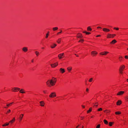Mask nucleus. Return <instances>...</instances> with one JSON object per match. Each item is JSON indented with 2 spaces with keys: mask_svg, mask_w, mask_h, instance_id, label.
Masks as SVG:
<instances>
[{
  "mask_svg": "<svg viewBox=\"0 0 128 128\" xmlns=\"http://www.w3.org/2000/svg\"><path fill=\"white\" fill-rule=\"evenodd\" d=\"M81 42H83L84 41V40H83L82 39L81 40Z\"/></svg>",
  "mask_w": 128,
  "mask_h": 128,
  "instance_id": "nucleus-49",
  "label": "nucleus"
},
{
  "mask_svg": "<svg viewBox=\"0 0 128 128\" xmlns=\"http://www.w3.org/2000/svg\"><path fill=\"white\" fill-rule=\"evenodd\" d=\"M125 58L126 59H128V56H125Z\"/></svg>",
  "mask_w": 128,
  "mask_h": 128,
  "instance_id": "nucleus-42",
  "label": "nucleus"
},
{
  "mask_svg": "<svg viewBox=\"0 0 128 128\" xmlns=\"http://www.w3.org/2000/svg\"><path fill=\"white\" fill-rule=\"evenodd\" d=\"M125 99L126 101H128V96H126L125 97Z\"/></svg>",
  "mask_w": 128,
  "mask_h": 128,
  "instance_id": "nucleus-34",
  "label": "nucleus"
},
{
  "mask_svg": "<svg viewBox=\"0 0 128 128\" xmlns=\"http://www.w3.org/2000/svg\"><path fill=\"white\" fill-rule=\"evenodd\" d=\"M79 125H78V126H76V128H78V126H79Z\"/></svg>",
  "mask_w": 128,
  "mask_h": 128,
  "instance_id": "nucleus-56",
  "label": "nucleus"
},
{
  "mask_svg": "<svg viewBox=\"0 0 128 128\" xmlns=\"http://www.w3.org/2000/svg\"><path fill=\"white\" fill-rule=\"evenodd\" d=\"M127 80V82H128V79Z\"/></svg>",
  "mask_w": 128,
  "mask_h": 128,
  "instance_id": "nucleus-59",
  "label": "nucleus"
},
{
  "mask_svg": "<svg viewBox=\"0 0 128 128\" xmlns=\"http://www.w3.org/2000/svg\"><path fill=\"white\" fill-rule=\"evenodd\" d=\"M124 92L122 91H120L118 92L117 94L118 95H122Z\"/></svg>",
  "mask_w": 128,
  "mask_h": 128,
  "instance_id": "nucleus-10",
  "label": "nucleus"
},
{
  "mask_svg": "<svg viewBox=\"0 0 128 128\" xmlns=\"http://www.w3.org/2000/svg\"><path fill=\"white\" fill-rule=\"evenodd\" d=\"M64 53L60 54H59L58 55V57L59 59H61L64 57Z\"/></svg>",
  "mask_w": 128,
  "mask_h": 128,
  "instance_id": "nucleus-6",
  "label": "nucleus"
},
{
  "mask_svg": "<svg viewBox=\"0 0 128 128\" xmlns=\"http://www.w3.org/2000/svg\"><path fill=\"white\" fill-rule=\"evenodd\" d=\"M87 30L88 31H91L92 29L90 28V26H88L87 28Z\"/></svg>",
  "mask_w": 128,
  "mask_h": 128,
  "instance_id": "nucleus-23",
  "label": "nucleus"
},
{
  "mask_svg": "<svg viewBox=\"0 0 128 128\" xmlns=\"http://www.w3.org/2000/svg\"><path fill=\"white\" fill-rule=\"evenodd\" d=\"M83 32V33H86V34H90V32H87L86 31L84 32Z\"/></svg>",
  "mask_w": 128,
  "mask_h": 128,
  "instance_id": "nucleus-33",
  "label": "nucleus"
},
{
  "mask_svg": "<svg viewBox=\"0 0 128 128\" xmlns=\"http://www.w3.org/2000/svg\"><path fill=\"white\" fill-rule=\"evenodd\" d=\"M116 36V35L115 34H108L107 36V38H113Z\"/></svg>",
  "mask_w": 128,
  "mask_h": 128,
  "instance_id": "nucleus-4",
  "label": "nucleus"
},
{
  "mask_svg": "<svg viewBox=\"0 0 128 128\" xmlns=\"http://www.w3.org/2000/svg\"><path fill=\"white\" fill-rule=\"evenodd\" d=\"M56 82V81L53 80H48L46 82L47 85L48 86L50 87L51 86H53L54 85Z\"/></svg>",
  "mask_w": 128,
  "mask_h": 128,
  "instance_id": "nucleus-1",
  "label": "nucleus"
},
{
  "mask_svg": "<svg viewBox=\"0 0 128 128\" xmlns=\"http://www.w3.org/2000/svg\"><path fill=\"white\" fill-rule=\"evenodd\" d=\"M15 118H14L12 120H10V123H12L13 122H14L15 121Z\"/></svg>",
  "mask_w": 128,
  "mask_h": 128,
  "instance_id": "nucleus-20",
  "label": "nucleus"
},
{
  "mask_svg": "<svg viewBox=\"0 0 128 128\" xmlns=\"http://www.w3.org/2000/svg\"><path fill=\"white\" fill-rule=\"evenodd\" d=\"M9 124V123H6V124H4L3 125H2V126H7Z\"/></svg>",
  "mask_w": 128,
  "mask_h": 128,
  "instance_id": "nucleus-32",
  "label": "nucleus"
},
{
  "mask_svg": "<svg viewBox=\"0 0 128 128\" xmlns=\"http://www.w3.org/2000/svg\"><path fill=\"white\" fill-rule=\"evenodd\" d=\"M49 32H48V33L46 34V38H48V36L49 35Z\"/></svg>",
  "mask_w": 128,
  "mask_h": 128,
  "instance_id": "nucleus-29",
  "label": "nucleus"
},
{
  "mask_svg": "<svg viewBox=\"0 0 128 128\" xmlns=\"http://www.w3.org/2000/svg\"><path fill=\"white\" fill-rule=\"evenodd\" d=\"M35 52L36 56H37L39 55V52L38 51H36Z\"/></svg>",
  "mask_w": 128,
  "mask_h": 128,
  "instance_id": "nucleus-27",
  "label": "nucleus"
},
{
  "mask_svg": "<svg viewBox=\"0 0 128 128\" xmlns=\"http://www.w3.org/2000/svg\"><path fill=\"white\" fill-rule=\"evenodd\" d=\"M108 53V52H104L100 53V54L101 55H106Z\"/></svg>",
  "mask_w": 128,
  "mask_h": 128,
  "instance_id": "nucleus-7",
  "label": "nucleus"
},
{
  "mask_svg": "<svg viewBox=\"0 0 128 128\" xmlns=\"http://www.w3.org/2000/svg\"><path fill=\"white\" fill-rule=\"evenodd\" d=\"M93 80V78H91L89 80V81L90 82H92Z\"/></svg>",
  "mask_w": 128,
  "mask_h": 128,
  "instance_id": "nucleus-35",
  "label": "nucleus"
},
{
  "mask_svg": "<svg viewBox=\"0 0 128 128\" xmlns=\"http://www.w3.org/2000/svg\"><path fill=\"white\" fill-rule=\"evenodd\" d=\"M125 67V66L124 65H122L120 66L119 70L120 74H122L123 73V70Z\"/></svg>",
  "mask_w": 128,
  "mask_h": 128,
  "instance_id": "nucleus-2",
  "label": "nucleus"
},
{
  "mask_svg": "<svg viewBox=\"0 0 128 128\" xmlns=\"http://www.w3.org/2000/svg\"><path fill=\"white\" fill-rule=\"evenodd\" d=\"M58 63L56 62L55 64H51L50 65L52 68H54L56 67L58 65Z\"/></svg>",
  "mask_w": 128,
  "mask_h": 128,
  "instance_id": "nucleus-9",
  "label": "nucleus"
},
{
  "mask_svg": "<svg viewBox=\"0 0 128 128\" xmlns=\"http://www.w3.org/2000/svg\"><path fill=\"white\" fill-rule=\"evenodd\" d=\"M84 127V126H82V128H83Z\"/></svg>",
  "mask_w": 128,
  "mask_h": 128,
  "instance_id": "nucleus-60",
  "label": "nucleus"
},
{
  "mask_svg": "<svg viewBox=\"0 0 128 128\" xmlns=\"http://www.w3.org/2000/svg\"><path fill=\"white\" fill-rule=\"evenodd\" d=\"M50 98H53L56 96V94L54 92H52L49 96Z\"/></svg>",
  "mask_w": 128,
  "mask_h": 128,
  "instance_id": "nucleus-5",
  "label": "nucleus"
},
{
  "mask_svg": "<svg viewBox=\"0 0 128 128\" xmlns=\"http://www.w3.org/2000/svg\"><path fill=\"white\" fill-rule=\"evenodd\" d=\"M92 108H90L89 110L87 111V113H88L90 112H91L92 111Z\"/></svg>",
  "mask_w": 128,
  "mask_h": 128,
  "instance_id": "nucleus-26",
  "label": "nucleus"
},
{
  "mask_svg": "<svg viewBox=\"0 0 128 128\" xmlns=\"http://www.w3.org/2000/svg\"><path fill=\"white\" fill-rule=\"evenodd\" d=\"M42 48L43 49H44V48Z\"/></svg>",
  "mask_w": 128,
  "mask_h": 128,
  "instance_id": "nucleus-64",
  "label": "nucleus"
},
{
  "mask_svg": "<svg viewBox=\"0 0 128 128\" xmlns=\"http://www.w3.org/2000/svg\"><path fill=\"white\" fill-rule=\"evenodd\" d=\"M13 103V102H12V103H10V105H11V104H12Z\"/></svg>",
  "mask_w": 128,
  "mask_h": 128,
  "instance_id": "nucleus-55",
  "label": "nucleus"
},
{
  "mask_svg": "<svg viewBox=\"0 0 128 128\" xmlns=\"http://www.w3.org/2000/svg\"><path fill=\"white\" fill-rule=\"evenodd\" d=\"M10 105V104H6V106H7L8 107V106H9Z\"/></svg>",
  "mask_w": 128,
  "mask_h": 128,
  "instance_id": "nucleus-44",
  "label": "nucleus"
},
{
  "mask_svg": "<svg viewBox=\"0 0 128 128\" xmlns=\"http://www.w3.org/2000/svg\"><path fill=\"white\" fill-rule=\"evenodd\" d=\"M94 104V106H98V104L97 102L95 104Z\"/></svg>",
  "mask_w": 128,
  "mask_h": 128,
  "instance_id": "nucleus-31",
  "label": "nucleus"
},
{
  "mask_svg": "<svg viewBox=\"0 0 128 128\" xmlns=\"http://www.w3.org/2000/svg\"><path fill=\"white\" fill-rule=\"evenodd\" d=\"M20 90V88L17 87H14L12 88V91L14 92H18Z\"/></svg>",
  "mask_w": 128,
  "mask_h": 128,
  "instance_id": "nucleus-3",
  "label": "nucleus"
},
{
  "mask_svg": "<svg viewBox=\"0 0 128 128\" xmlns=\"http://www.w3.org/2000/svg\"><path fill=\"white\" fill-rule=\"evenodd\" d=\"M114 122H110L109 123V125L110 126H112V124H114Z\"/></svg>",
  "mask_w": 128,
  "mask_h": 128,
  "instance_id": "nucleus-28",
  "label": "nucleus"
},
{
  "mask_svg": "<svg viewBox=\"0 0 128 128\" xmlns=\"http://www.w3.org/2000/svg\"><path fill=\"white\" fill-rule=\"evenodd\" d=\"M115 114H121V112H115Z\"/></svg>",
  "mask_w": 128,
  "mask_h": 128,
  "instance_id": "nucleus-30",
  "label": "nucleus"
},
{
  "mask_svg": "<svg viewBox=\"0 0 128 128\" xmlns=\"http://www.w3.org/2000/svg\"><path fill=\"white\" fill-rule=\"evenodd\" d=\"M116 42L117 41L116 40H114L110 42V44H114L116 43Z\"/></svg>",
  "mask_w": 128,
  "mask_h": 128,
  "instance_id": "nucleus-16",
  "label": "nucleus"
},
{
  "mask_svg": "<svg viewBox=\"0 0 128 128\" xmlns=\"http://www.w3.org/2000/svg\"><path fill=\"white\" fill-rule=\"evenodd\" d=\"M114 29H116V30H119V28H114Z\"/></svg>",
  "mask_w": 128,
  "mask_h": 128,
  "instance_id": "nucleus-45",
  "label": "nucleus"
},
{
  "mask_svg": "<svg viewBox=\"0 0 128 128\" xmlns=\"http://www.w3.org/2000/svg\"><path fill=\"white\" fill-rule=\"evenodd\" d=\"M97 54L98 52L95 51H92L91 52V55L93 56H95Z\"/></svg>",
  "mask_w": 128,
  "mask_h": 128,
  "instance_id": "nucleus-8",
  "label": "nucleus"
},
{
  "mask_svg": "<svg viewBox=\"0 0 128 128\" xmlns=\"http://www.w3.org/2000/svg\"><path fill=\"white\" fill-rule=\"evenodd\" d=\"M23 116L24 115L23 114H21V115H20L19 118V119L20 121L22 120V118Z\"/></svg>",
  "mask_w": 128,
  "mask_h": 128,
  "instance_id": "nucleus-18",
  "label": "nucleus"
},
{
  "mask_svg": "<svg viewBox=\"0 0 128 128\" xmlns=\"http://www.w3.org/2000/svg\"><path fill=\"white\" fill-rule=\"evenodd\" d=\"M10 112V110H8V111L7 112V113L6 114H7V113H9V112Z\"/></svg>",
  "mask_w": 128,
  "mask_h": 128,
  "instance_id": "nucleus-43",
  "label": "nucleus"
},
{
  "mask_svg": "<svg viewBox=\"0 0 128 128\" xmlns=\"http://www.w3.org/2000/svg\"><path fill=\"white\" fill-rule=\"evenodd\" d=\"M104 123L106 124H108V122L106 120H104Z\"/></svg>",
  "mask_w": 128,
  "mask_h": 128,
  "instance_id": "nucleus-25",
  "label": "nucleus"
},
{
  "mask_svg": "<svg viewBox=\"0 0 128 128\" xmlns=\"http://www.w3.org/2000/svg\"><path fill=\"white\" fill-rule=\"evenodd\" d=\"M53 78H53H54V79H55V78H53H53Z\"/></svg>",
  "mask_w": 128,
  "mask_h": 128,
  "instance_id": "nucleus-63",
  "label": "nucleus"
},
{
  "mask_svg": "<svg viewBox=\"0 0 128 128\" xmlns=\"http://www.w3.org/2000/svg\"><path fill=\"white\" fill-rule=\"evenodd\" d=\"M33 62V60H32V62Z\"/></svg>",
  "mask_w": 128,
  "mask_h": 128,
  "instance_id": "nucleus-61",
  "label": "nucleus"
},
{
  "mask_svg": "<svg viewBox=\"0 0 128 128\" xmlns=\"http://www.w3.org/2000/svg\"><path fill=\"white\" fill-rule=\"evenodd\" d=\"M20 93H24V91L23 89H21L20 90Z\"/></svg>",
  "mask_w": 128,
  "mask_h": 128,
  "instance_id": "nucleus-21",
  "label": "nucleus"
},
{
  "mask_svg": "<svg viewBox=\"0 0 128 128\" xmlns=\"http://www.w3.org/2000/svg\"><path fill=\"white\" fill-rule=\"evenodd\" d=\"M58 29V28L57 27H55L53 28V30L54 31H55L57 30Z\"/></svg>",
  "mask_w": 128,
  "mask_h": 128,
  "instance_id": "nucleus-24",
  "label": "nucleus"
},
{
  "mask_svg": "<svg viewBox=\"0 0 128 128\" xmlns=\"http://www.w3.org/2000/svg\"><path fill=\"white\" fill-rule=\"evenodd\" d=\"M40 106H44V103L43 101H41L40 102Z\"/></svg>",
  "mask_w": 128,
  "mask_h": 128,
  "instance_id": "nucleus-15",
  "label": "nucleus"
},
{
  "mask_svg": "<svg viewBox=\"0 0 128 128\" xmlns=\"http://www.w3.org/2000/svg\"><path fill=\"white\" fill-rule=\"evenodd\" d=\"M28 50V49L26 47H24V52H26Z\"/></svg>",
  "mask_w": 128,
  "mask_h": 128,
  "instance_id": "nucleus-36",
  "label": "nucleus"
},
{
  "mask_svg": "<svg viewBox=\"0 0 128 128\" xmlns=\"http://www.w3.org/2000/svg\"><path fill=\"white\" fill-rule=\"evenodd\" d=\"M110 112V111L109 110H106V113H108V112Z\"/></svg>",
  "mask_w": 128,
  "mask_h": 128,
  "instance_id": "nucleus-41",
  "label": "nucleus"
},
{
  "mask_svg": "<svg viewBox=\"0 0 128 128\" xmlns=\"http://www.w3.org/2000/svg\"><path fill=\"white\" fill-rule=\"evenodd\" d=\"M82 106L83 108H85V106L83 105H82Z\"/></svg>",
  "mask_w": 128,
  "mask_h": 128,
  "instance_id": "nucleus-48",
  "label": "nucleus"
},
{
  "mask_svg": "<svg viewBox=\"0 0 128 128\" xmlns=\"http://www.w3.org/2000/svg\"><path fill=\"white\" fill-rule=\"evenodd\" d=\"M43 92H44V93H46V91H43Z\"/></svg>",
  "mask_w": 128,
  "mask_h": 128,
  "instance_id": "nucleus-51",
  "label": "nucleus"
},
{
  "mask_svg": "<svg viewBox=\"0 0 128 128\" xmlns=\"http://www.w3.org/2000/svg\"><path fill=\"white\" fill-rule=\"evenodd\" d=\"M72 68L71 67H69L67 68V70H68V72H70L72 70Z\"/></svg>",
  "mask_w": 128,
  "mask_h": 128,
  "instance_id": "nucleus-17",
  "label": "nucleus"
},
{
  "mask_svg": "<svg viewBox=\"0 0 128 128\" xmlns=\"http://www.w3.org/2000/svg\"><path fill=\"white\" fill-rule=\"evenodd\" d=\"M100 36V35H97V36L96 37H99V36Z\"/></svg>",
  "mask_w": 128,
  "mask_h": 128,
  "instance_id": "nucleus-47",
  "label": "nucleus"
},
{
  "mask_svg": "<svg viewBox=\"0 0 128 128\" xmlns=\"http://www.w3.org/2000/svg\"><path fill=\"white\" fill-rule=\"evenodd\" d=\"M60 70L62 73H63L65 72L64 70V69L62 68H60Z\"/></svg>",
  "mask_w": 128,
  "mask_h": 128,
  "instance_id": "nucleus-14",
  "label": "nucleus"
},
{
  "mask_svg": "<svg viewBox=\"0 0 128 128\" xmlns=\"http://www.w3.org/2000/svg\"><path fill=\"white\" fill-rule=\"evenodd\" d=\"M122 57H120L119 58V60L120 61H121L122 60Z\"/></svg>",
  "mask_w": 128,
  "mask_h": 128,
  "instance_id": "nucleus-40",
  "label": "nucleus"
},
{
  "mask_svg": "<svg viewBox=\"0 0 128 128\" xmlns=\"http://www.w3.org/2000/svg\"><path fill=\"white\" fill-rule=\"evenodd\" d=\"M86 92H88V88H87L86 89Z\"/></svg>",
  "mask_w": 128,
  "mask_h": 128,
  "instance_id": "nucleus-46",
  "label": "nucleus"
},
{
  "mask_svg": "<svg viewBox=\"0 0 128 128\" xmlns=\"http://www.w3.org/2000/svg\"><path fill=\"white\" fill-rule=\"evenodd\" d=\"M93 116H91V118H93Z\"/></svg>",
  "mask_w": 128,
  "mask_h": 128,
  "instance_id": "nucleus-57",
  "label": "nucleus"
},
{
  "mask_svg": "<svg viewBox=\"0 0 128 128\" xmlns=\"http://www.w3.org/2000/svg\"><path fill=\"white\" fill-rule=\"evenodd\" d=\"M78 36H77V38H81L82 37V35L80 34H78Z\"/></svg>",
  "mask_w": 128,
  "mask_h": 128,
  "instance_id": "nucleus-13",
  "label": "nucleus"
},
{
  "mask_svg": "<svg viewBox=\"0 0 128 128\" xmlns=\"http://www.w3.org/2000/svg\"><path fill=\"white\" fill-rule=\"evenodd\" d=\"M122 104V101L120 100H118L116 104L117 105H120Z\"/></svg>",
  "mask_w": 128,
  "mask_h": 128,
  "instance_id": "nucleus-12",
  "label": "nucleus"
},
{
  "mask_svg": "<svg viewBox=\"0 0 128 128\" xmlns=\"http://www.w3.org/2000/svg\"><path fill=\"white\" fill-rule=\"evenodd\" d=\"M97 28H101L100 27H98Z\"/></svg>",
  "mask_w": 128,
  "mask_h": 128,
  "instance_id": "nucleus-50",
  "label": "nucleus"
},
{
  "mask_svg": "<svg viewBox=\"0 0 128 128\" xmlns=\"http://www.w3.org/2000/svg\"><path fill=\"white\" fill-rule=\"evenodd\" d=\"M22 50L23 51H24V48H22Z\"/></svg>",
  "mask_w": 128,
  "mask_h": 128,
  "instance_id": "nucleus-52",
  "label": "nucleus"
},
{
  "mask_svg": "<svg viewBox=\"0 0 128 128\" xmlns=\"http://www.w3.org/2000/svg\"><path fill=\"white\" fill-rule=\"evenodd\" d=\"M100 124H99L96 127V128H100Z\"/></svg>",
  "mask_w": 128,
  "mask_h": 128,
  "instance_id": "nucleus-38",
  "label": "nucleus"
},
{
  "mask_svg": "<svg viewBox=\"0 0 128 128\" xmlns=\"http://www.w3.org/2000/svg\"><path fill=\"white\" fill-rule=\"evenodd\" d=\"M102 110V108H100L98 110V111H100Z\"/></svg>",
  "mask_w": 128,
  "mask_h": 128,
  "instance_id": "nucleus-39",
  "label": "nucleus"
},
{
  "mask_svg": "<svg viewBox=\"0 0 128 128\" xmlns=\"http://www.w3.org/2000/svg\"><path fill=\"white\" fill-rule=\"evenodd\" d=\"M75 55H76V56H77V57H78V55H76V54H75Z\"/></svg>",
  "mask_w": 128,
  "mask_h": 128,
  "instance_id": "nucleus-53",
  "label": "nucleus"
},
{
  "mask_svg": "<svg viewBox=\"0 0 128 128\" xmlns=\"http://www.w3.org/2000/svg\"><path fill=\"white\" fill-rule=\"evenodd\" d=\"M62 32V30H60V32H58V33H57V35H58V34H60V33H61Z\"/></svg>",
  "mask_w": 128,
  "mask_h": 128,
  "instance_id": "nucleus-37",
  "label": "nucleus"
},
{
  "mask_svg": "<svg viewBox=\"0 0 128 128\" xmlns=\"http://www.w3.org/2000/svg\"><path fill=\"white\" fill-rule=\"evenodd\" d=\"M81 42V40H80L79 41V42Z\"/></svg>",
  "mask_w": 128,
  "mask_h": 128,
  "instance_id": "nucleus-58",
  "label": "nucleus"
},
{
  "mask_svg": "<svg viewBox=\"0 0 128 128\" xmlns=\"http://www.w3.org/2000/svg\"><path fill=\"white\" fill-rule=\"evenodd\" d=\"M102 30H103L104 32H108L110 31L109 29L106 28H103Z\"/></svg>",
  "mask_w": 128,
  "mask_h": 128,
  "instance_id": "nucleus-11",
  "label": "nucleus"
},
{
  "mask_svg": "<svg viewBox=\"0 0 128 128\" xmlns=\"http://www.w3.org/2000/svg\"><path fill=\"white\" fill-rule=\"evenodd\" d=\"M56 46V44H53L52 46H51V47L52 48H54L55 46Z\"/></svg>",
  "mask_w": 128,
  "mask_h": 128,
  "instance_id": "nucleus-19",
  "label": "nucleus"
},
{
  "mask_svg": "<svg viewBox=\"0 0 128 128\" xmlns=\"http://www.w3.org/2000/svg\"><path fill=\"white\" fill-rule=\"evenodd\" d=\"M61 38H59L58 40L57 41V42L58 43H60L61 41Z\"/></svg>",
  "mask_w": 128,
  "mask_h": 128,
  "instance_id": "nucleus-22",
  "label": "nucleus"
},
{
  "mask_svg": "<svg viewBox=\"0 0 128 128\" xmlns=\"http://www.w3.org/2000/svg\"><path fill=\"white\" fill-rule=\"evenodd\" d=\"M104 112H106V110H104Z\"/></svg>",
  "mask_w": 128,
  "mask_h": 128,
  "instance_id": "nucleus-54",
  "label": "nucleus"
},
{
  "mask_svg": "<svg viewBox=\"0 0 128 128\" xmlns=\"http://www.w3.org/2000/svg\"><path fill=\"white\" fill-rule=\"evenodd\" d=\"M5 108H7V107H5Z\"/></svg>",
  "mask_w": 128,
  "mask_h": 128,
  "instance_id": "nucleus-62",
  "label": "nucleus"
}]
</instances>
